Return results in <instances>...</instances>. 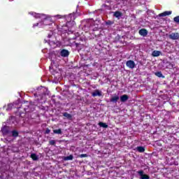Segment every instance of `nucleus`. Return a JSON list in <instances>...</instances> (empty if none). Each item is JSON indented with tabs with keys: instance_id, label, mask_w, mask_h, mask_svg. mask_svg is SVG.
<instances>
[{
	"instance_id": "obj_14",
	"label": "nucleus",
	"mask_w": 179,
	"mask_h": 179,
	"mask_svg": "<svg viewBox=\"0 0 179 179\" xmlns=\"http://www.w3.org/2000/svg\"><path fill=\"white\" fill-rule=\"evenodd\" d=\"M10 134H12L13 138H17V136H19V131H17V130H13Z\"/></svg>"
},
{
	"instance_id": "obj_20",
	"label": "nucleus",
	"mask_w": 179,
	"mask_h": 179,
	"mask_svg": "<svg viewBox=\"0 0 179 179\" xmlns=\"http://www.w3.org/2000/svg\"><path fill=\"white\" fill-rule=\"evenodd\" d=\"M64 160L68 161V160H73V155H71L67 157H64Z\"/></svg>"
},
{
	"instance_id": "obj_1",
	"label": "nucleus",
	"mask_w": 179,
	"mask_h": 179,
	"mask_svg": "<svg viewBox=\"0 0 179 179\" xmlns=\"http://www.w3.org/2000/svg\"><path fill=\"white\" fill-rule=\"evenodd\" d=\"M18 111L20 113V117L22 118H24V117H27L29 114H30V110H29V106H22L18 108Z\"/></svg>"
},
{
	"instance_id": "obj_5",
	"label": "nucleus",
	"mask_w": 179,
	"mask_h": 179,
	"mask_svg": "<svg viewBox=\"0 0 179 179\" xmlns=\"http://www.w3.org/2000/svg\"><path fill=\"white\" fill-rule=\"evenodd\" d=\"M138 174L140 176L141 179H150V176H149V175L143 174V170L138 171Z\"/></svg>"
},
{
	"instance_id": "obj_29",
	"label": "nucleus",
	"mask_w": 179,
	"mask_h": 179,
	"mask_svg": "<svg viewBox=\"0 0 179 179\" xmlns=\"http://www.w3.org/2000/svg\"><path fill=\"white\" fill-rule=\"evenodd\" d=\"M50 132H51V130H50V129H46L45 134H50Z\"/></svg>"
},
{
	"instance_id": "obj_18",
	"label": "nucleus",
	"mask_w": 179,
	"mask_h": 179,
	"mask_svg": "<svg viewBox=\"0 0 179 179\" xmlns=\"http://www.w3.org/2000/svg\"><path fill=\"white\" fill-rule=\"evenodd\" d=\"M98 125H99V127H101V128H108V124H106L104 122H100Z\"/></svg>"
},
{
	"instance_id": "obj_9",
	"label": "nucleus",
	"mask_w": 179,
	"mask_h": 179,
	"mask_svg": "<svg viewBox=\"0 0 179 179\" xmlns=\"http://www.w3.org/2000/svg\"><path fill=\"white\" fill-rule=\"evenodd\" d=\"M138 34L143 37H146L148 36V30L146 29H141L138 31Z\"/></svg>"
},
{
	"instance_id": "obj_23",
	"label": "nucleus",
	"mask_w": 179,
	"mask_h": 179,
	"mask_svg": "<svg viewBox=\"0 0 179 179\" xmlns=\"http://www.w3.org/2000/svg\"><path fill=\"white\" fill-rule=\"evenodd\" d=\"M56 141L55 140H50L49 141V145L51 146H55Z\"/></svg>"
},
{
	"instance_id": "obj_25",
	"label": "nucleus",
	"mask_w": 179,
	"mask_h": 179,
	"mask_svg": "<svg viewBox=\"0 0 179 179\" xmlns=\"http://www.w3.org/2000/svg\"><path fill=\"white\" fill-rule=\"evenodd\" d=\"M55 17H56L57 19H62V17H65V16L61 15H55Z\"/></svg>"
},
{
	"instance_id": "obj_30",
	"label": "nucleus",
	"mask_w": 179,
	"mask_h": 179,
	"mask_svg": "<svg viewBox=\"0 0 179 179\" xmlns=\"http://www.w3.org/2000/svg\"><path fill=\"white\" fill-rule=\"evenodd\" d=\"M75 43V45L76 47V48H78V47H79V45H80V43H76V42H74Z\"/></svg>"
},
{
	"instance_id": "obj_16",
	"label": "nucleus",
	"mask_w": 179,
	"mask_h": 179,
	"mask_svg": "<svg viewBox=\"0 0 179 179\" xmlns=\"http://www.w3.org/2000/svg\"><path fill=\"white\" fill-rule=\"evenodd\" d=\"M113 16L115 17H121L122 16V13L120 12V11H115L113 14Z\"/></svg>"
},
{
	"instance_id": "obj_3",
	"label": "nucleus",
	"mask_w": 179,
	"mask_h": 179,
	"mask_svg": "<svg viewBox=\"0 0 179 179\" xmlns=\"http://www.w3.org/2000/svg\"><path fill=\"white\" fill-rule=\"evenodd\" d=\"M169 37L171 40H178L179 39V34L178 32L174 33L172 32L169 35Z\"/></svg>"
},
{
	"instance_id": "obj_31",
	"label": "nucleus",
	"mask_w": 179,
	"mask_h": 179,
	"mask_svg": "<svg viewBox=\"0 0 179 179\" xmlns=\"http://www.w3.org/2000/svg\"><path fill=\"white\" fill-rule=\"evenodd\" d=\"M44 17V19H45V15H43V14H41L39 15V17Z\"/></svg>"
},
{
	"instance_id": "obj_15",
	"label": "nucleus",
	"mask_w": 179,
	"mask_h": 179,
	"mask_svg": "<svg viewBox=\"0 0 179 179\" xmlns=\"http://www.w3.org/2000/svg\"><path fill=\"white\" fill-rule=\"evenodd\" d=\"M63 117H65V118H67V120H72V115L65 112L63 113Z\"/></svg>"
},
{
	"instance_id": "obj_6",
	"label": "nucleus",
	"mask_w": 179,
	"mask_h": 179,
	"mask_svg": "<svg viewBox=\"0 0 179 179\" xmlns=\"http://www.w3.org/2000/svg\"><path fill=\"white\" fill-rule=\"evenodd\" d=\"M126 65L128 68H130V69H134L136 64H135V62L133 60H129L126 62Z\"/></svg>"
},
{
	"instance_id": "obj_27",
	"label": "nucleus",
	"mask_w": 179,
	"mask_h": 179,
	"mask_svg": "<svg viewBox=\"0 0 179 179\" xmlns=\"http://www.w3.org/2000/svg\"><path fill=\"white\" fill-rule=\"evenodd\" d=\"M112 24H113V22H111L110 20H108L106 22V24H107L108 26H111Z\"/></svg>"
},
{
	"instance_id": "obj_19",
	"label": "nucleus",
	"mask_w": 179,
	"mask_h": 179,
	"mask_svg": "<svg viewBox=\"0 0 179 179\" xmlns=\"http://www.w3.org/2000/svg\"><path fill=\"white\" fill-rule=\"evenodd\" d=\"M31 158L32 159V160L34 161H36V160H38V157H37V155L33 153V154H31Z\"/></svg>"
},
{
	"instance_id": "obj_34",
	"label": "nucleus",
	"mask_w": 179,
	"mask_h": 179,
	"mask_svg": "<svg viewBox=\"0 0 179 179\" xmlns=\"http://www.w3.org/2000/svg\"><path fill=\"white\" fill-rule=\"evenodd\" d=\"M8 107H12V104H8Z\"/></svg>"
},
{
	"instance_id": "obj_33",
	"label": "nucleus",
	"mask_w": 179,
	"mask_h": 179,
	"mask_svg": "<svg viewBox=\"0 0 179 179\" xmlns=\"http://www.w3.org/2000/svg\"><path fill=\"white\" fill-rule=\"evenodd\" d=\"M48 38H51V37H52V34H48Z\"/></svg>"
},
{
	"instance_id": "obj_17",
	"label": "nucleus",
	"mask_w": 179,
	"mask_h": 179,
	"mask_svg": "<svg viewBox=\"0 0 179 179\" xmlns=\"http://www.w3.org/2000/svg\"><path fill=\"white\" fill-rule=\"evenodd\" d=\"M136 150H138L139 153H143V152H145V147L138 146L136 148Z\"/></svg>"
},
{
	"instance_id": "obj_24",
	"label": "nucleus",
	"mask_w": 179,
	"mask_h": 179,
	"mask_svg": "<svg viewBox=\"0 0 179 179\" xmlns=\"http://www.w3.org/2000/svg\"><path fill=\"white\" fill-rule=\"evenodd\" d=\"M173 22H175V23L179 24V15H178L173 18Z\"/></svg>"
},
{
	"instance_id": "obj_12",
	"label": "nucleus",
	"mask_w": 179,
	"mask_h": 179,
	"mask_svg": "<svg viewBox=\"0 0 179 179\" xmlns=\"http://www.w3.org/2000/svg\"><path fill=\"white\" fill-rule=\"evenodd\" d=\"M129 99V96L128 95L124 94L120 96V101H122V103H125V101H127Z\"/></svg>"
},
{
	"instance_id": "obj_32",
	"label": "nucleus",
	"mask_w": 179,
	"mask_h": 179,
	"mask_svg": "<svg viewBox=\"0 0 179 179\" xmlns=\"http://www.w3.org/2000/svg\"><path fill=\"white\" fill-rule=\"evenodd\" d=\"M37 26H38V22H37V23H36V24H34V27H37Z\"/></svg>"
},
{
	"instance_id": "obj_13",
	"label": "nucleus",
	"mask_w": 179,
	"mask_h": 179,
	"mask_svg": "<svg viewBox=\"0 0 179 179\" xmlns=\"http://www.w3.org/2000/svg\"><path fill=\"white\" fill-rule=\"evenodd\" d=\"M162 55V52L159 50H154L152 52V57H160Z\"/></svg>"
},
{
	"instance_id": "obj_21",
	"label": "nucleus",
	"mask_w": 179,
	"mask_h": 179,
	"mask_svg": "<svg viewBox=\"0 0 179 179\" xmlns=\"http://www.w3.org/2000/svg\"><path fill=\"white\" fill-rule=\"evenodd\" d=\"M155 75L158 78H163V73H162V71L155 72Z\"/></svg>"
},
{
	"instance_id": "obj_4",
	"label": "nucleus",
	"mask_w": 179,
	"mask_h": 179,
	"mask_svg": "<svg viewBox=\"0 0 179 179\" xmlns=\"http://www.w3.org/2000/svg\"><path fill=\"white\" fill-rule=\"evenodd\" d=\"M1 131L3 135H9V134L10 133V130H9V127L7 126L3 127Z\"/></svg>"
},
{
	"instance_id": "obj_10",
	"label": "nucleus",
	"mask_w": 179,
	"mask_h": 179,
	"mask_svg": "<svg viewBox=\"0 0 179 179\" xmlns=\"http://www.w3.org/2000/svg\"><path fill=\"white\" fill-rule=\"evenodd\" d=\"M120 100V96L115 95L112 96L110 99V103H117Z\"/></svg>"
},
{
	"instance_id": "obj_8",
	"label": "nucleus",
	"mask_w": 179,
	"mask_h": 179,
	"mask_svg": "<svg viewBox=\"0 0 179 179\" xmlns=\"http://www.w3.org/2000/svg\"><path fill=\"white\" fill-rule=\"evenodd\" d=\"M92 97H97V96L101 97V96H102L101 91L95 90L94 92L92 93Z\"/></svg>"
},
{
	"instance_id": "obj_37",
	"label": "nucleus",
	"mask_w": 179,
	"mask_h": 179,
	"mask_svg": "<svg viewBox=\"0 0 179 179\" xmlns=\"http://www.w3.org/2000/svg\"><path fill=\"white\" fill-rule=\"evenodd\" d=\"M10 1H13V0H10Z\"/></svg>"
},
{
	"instance_id": "obj_35",
	"label": "nucleus",
	"mask_w": 179,
	"mask_h": 179,
	"mask_svg": "<svg viewBox=\"0 0 179 179\" xmlns=\"http://www.w3.org/2000/svg\"><path fill=\"white\" fill-rule=\"evenodd\" d=\"M45 43H48V41H47L46 40H45Z\"/></svg>"
},
{
	"instance_id": "obj_7",
	"label": "nucleus",
	"mask_w": 179,
	"mask_h": 179,
	"mask_svg": "<svg viewBox=\"0 0 179 179\" xmlns=\"http://www.w3.org/2000/svg\"><path fill=\"white\" fill-rule=\"evenodd\" d=\"M60 55L64 58H66V57H69V51L66 49H62L60 52Z\"/></svg>"
},
{
	"instance_id": "obj_36",
	"label": "nucleus",
	"mask_w": 179,
	"mask_h": 179,
	"mask_svg": "<svg viewBox=\"0 0 179 179\" xmlns=\"http://www.w3.org/2000/svg\"><path fill=\"white\" fill-rule=\"evenodd\" d=\"M29 118H31V117L30 116V117H29Z\"/></svg>"
},
{
	"instance_id": "obj_11",
	"label": "nucleus",
	"mask_w": 179,
	"mask_h": 179,
	"mask_svg": "<svg viewBox=\"0 0 179 179\" xmlns=\"http://www.w3.org/2000/svg\"><path fill=\"white\" fill-rule=\"evenodd\" d=\"M170 15H171V11H164V13L159 14V17H164V16H170Z\"/></svg>"
},
{
	"instance_id": "obj_28",
	"label": "nucleus",
	"mask_w": 179,
	"mask_h": 179,
	"mask_svg": "<svg viewBox=\"0 0 179 179\" xmlns=\"http://www.w3.org/2000/svg\"><path fill=\"white\" fill-rule=\"evenodd\" d=\"M120 39H121V36L120 35H117L115 37V41H120Z\"/></svg>"
},
{
	"instance_id": "obj_2",
	"label": "nucleus",
	"mask_w": 179,
	"mask_h": 179,
	"mask_svg": "<svg viewBox=\"0 0 179 179\" xmlns=\"http://www.w3.org/2000/svg\"><path fill=\"white\" fill-rule=\"evenodd\" d=\"M64 18L66 23H71V22H75V19H76V15L75 13H71L68 15H65Z\"/></svg>"
},
{
	"instance_id": "obj_26",
	"label": "nucleus",
	"mask_w": 179,
	"mask_h": 179,
	"mask_svg": "<svg viewBox=\"0 0 179 179\" xmlns=\"http://www.w3.org/2000/svg\"><path fill=\"white\" fill-rule=\"evenodd\" d=\"M87 154H81L80 155H78V157H80L81 159L83 157H87Z\"/></svg>"
},
{
	"instance_id": "obj_22",
	"label": "nucleus",
	"mask_w": 179,
	"mask_h": 179,
	"mask_svg": "<svg viewBox=\"0 0 179 179\" xmlns=\"http://www.w3.org/2000/svg\"><path fill=\"white\" fill-rule=\"evenodd\" d=\"M54 134H57L58 135H61L62 134V130L61 129L53 130Z\"/></svg>"
}]
</instances>
